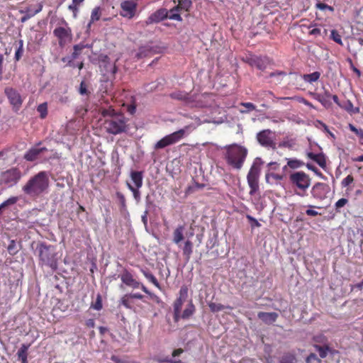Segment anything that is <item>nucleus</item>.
I'll return each mask as SVG.
<instances>
[{"mask_svg": "<svg viewBox=\"0 0 363 363\" xmlns=\"http://www.w3.org/2000/svg\"><path fill=\"white\" fill-rule=\"evenodd\" d=\"M126 110L130 115H133L136 111V106L133 104H129L127 106Z\"/></svg>", "mask_w": 363, "mask_h": 363, "instance_id": "obj_64", "label": "nucleus"}, {"mask_svg": "<svg viewBox=\"0 0 363 363\" xmlns=\"http://www.w3.org/2000/svg\"><path fill=\"white\" fill-rule=\"evenodd\" d=\"M20 250V245L16 242L14 240H11L7 247V250L9 255H15Z\"/></svg>", "mask_w": 363, "mask_h": 363, "instance_id": "obj_30", "label": "nucleus"}, {"mask_svg": "<svg viewBox=\"0 0 363 363\" xmlns=\"http://www.w3.org/2000/svg\"><path fill=\"white\" fill-rule=\"evenodd\" d=\"M247 155V150L240 145H230L226 151L225 160L230 166L240 169Z\"/></svg>", "mask_w": 363, "mask_h": 363, "instance_id": "obj_3", "label": "nucleus"}, {"mask_svg": "<svg viewBox=\"0 0 363 363\" xmlns=\"http://www.w3.org/2000/svg\"><path fill=\"white\" fill-rule=\"evenodd\" d=\"M279 363H296V358L294 354L285 353L281 357Z\"/></svg>", "mask_w": 363, "mask_h": 363, "instance_id": "obj_34", "label": "nucleus"}, {"mask_svg": "<svg viewBox=\"0 0 363 363\" xmlns=\"http://www.w3.org/2000/svg\"><path fill=\"white\" fill-rule=\"evenodd\" d=\"M41 118H45L48 114V106L46 103L40 104L37 108Z\"/></svg>", "mask_w": 363, "mask_h": 363, "instance_id": "obj_41", "label": "nucleus"}, {"mask_svg": "<svg viewBox=\"0 0 363 363\" xmlns=\"http://www.w3.org/2000/svg\"><path fill=\"white\" fill-rule=\"evenodd\" d=\"M257 140L259 145L266 148H276V143L273 137V133L269 129L263 130L257 134Z\"/></svg>", "mask_w": 363, "mask_h": 363, "instance_id": "obj_8", "label": "nucleus"}, {"mask_svg": "<svg viewBox=\"0 0 363 363\" xmlns=\"http://www.w3.org/2000/svg\"><path fill=\"white\" fill-rule=\"evenodd\" d=\"M289 182L294 186L305 192L309 188L311 179L304 172L299 171L293 172L289 175Z\"/></svg>", "mask_w": 363, "mask_h": 363, "instance_id": "obj_5", "label": "nucleus"}, {"mask_svg": "<svg viewBox=\"0 0 363 363\" xmlns=\"http://www.w3.org/2000/svg\"><path fill=\"white\" fill-rule=\"evenodd\" d=\"M184 133L185 130L184 129H180L169 135H167L160 140L157 143H155L154 148L155 150H159L173 145L179 141L184 137Z\"/></svg>", "mask_w": 363, "mask_h": 363, "instance_id": "obj_7", "label": "nucleus"}, {"mask_svg": "<svg viewBox=\"0 0 363 363\" xmlns=\"http://www.w3.org/2000/svg\"><path fill=\"white\" fill-rule=\"evenodd\" d=\"M102 115L105 117L110 116L104 123V128L108 133L118 135L126 131V121L123 115L116 113L113 109H104Z\"/></svg>", "mask_w": 363, "mask_h": 363, "instance_id": "obj_2", "label": "nucleus"}, {"mask_svg": "<svg viewBox=\"0 0 363 363\" xmlns=\"http://www.w3.org/2000/svg\"><path fill=\"white\" fill-rule=\"evenodd\" d=\"M184 301L181 298H177L174 303V319L176 322L180 319V313Z\"/></svg>", "mask_w": 363, "mask_h": 363, "instance_id": "obj_26", "label": "nucleus"}, {"mask_svg": "<svg viewBox=\"0 0 363 363\" xmlns=\"http://www.w3.org/2000/svg\"><path fill=\"white\" fill-rule=\"evenodd\" d=\"M279 169V164L276 162L268 163L265 174V180L268 184H278L284 178L283 175L276 174V170Z\"/></svg>", "mask_w": 363, "mask_h": 363, "instance_id": "obj_9", "label": "nucleus"}, {"mask_svg": "<svg viewBox=\"0 0 363 363\" xmlns=\"http://www.w3.org/2000/svg\"><path fill=\"white\" fill-rule=\"evenodd\" d=\"M187 294H188V289L185 286H183L180 289V291H179V297L178 298H181L184 301L186 300V297H187Z\"/></svg>", "mask_w": 363, "mask_h": 363, "instance_id": "obj_56", "label": "nucleus"}, {"mask_svg": "<svg viewBox=\"0 0 363 363\" xmlns=\"http://www.w3.org/2000/svg\"><path fill=\"white\" fill-rule=\"evenodd\" d=\"M330 191L328 184L321 182L315 183L311 189V194L313 198L318 200H323L327 197Z\"/></svg>", "mask_w": 363, "mask_h": 363, "instance_id": "obj_11", "label": "nucleus"}, {"mask_svg": "<svg viewBox=\"0 0 363 363\" xmlns=\"http://www.w3.org/2000/svg\"><path fill=\"white\" fill-rule=\"evenodd\" d=\"M257 316L266 324H272L277 320L279 315L275 312H259Z\"/></svg>", "mask_w": 363, "mask_h": 363, "instance_id": "obj_19", "label": "nucleus"}, {"mask_svg": "<svg viewBox=\"0 0 363 363\" xmlns=\"http://www.w3.org/2000/svg\"><path fill=\"white\" fill-rule=\"evenodd\" d=\"M315 7L318 9L321 10V11L328 10L331 12H333L334 11V8L333 6H329V5L322 3V2L317 3L315 5Z\"/></svg>", "mask_w": 363, "mask_h": 363, "instance_id": "obj_48", "label": "nucleus"}, {"mask_svg": "<svg viewBox=\"0 0 363 363\" xmlns=\"http://www.w3.org/2000/svg\"><path fill=\"white\" fill-rule=\"evenodd\" d=\"M348 202V200L345 198H342L339 199L335 204V209L337 211H339V208L343 207L345 205H346Z\"/></svg>", "mask_w": 363, "mask_h": 363, "instance_id": "obj_50", "label": "nucleus"}, {"mask_svg": "<svg viewBox=\"0 0 363 363\" xmlns=\"http://www.w3.org/2000/svg\"><path fill=\"white\" fill-rule=\"evenodd\" d=\"M130 299V297L128 296V294L124 295L121 299V304L126 308H132V303Z\"/></svg>", "mask_w": 363, "mask_h": 363, "instance_id": "obj_45", "label": "nucleus"}, {"mask_svg": "<svg viewBox=\"0 0 363 363\" xmlns=\"http://www.w3.org/2000/svg\"><path fill=\"white\" fill-rule=\"evenodd\" d=\"M143 274L149 281L152 283L156 287L160 288V284L156 277L150 272L143 271Z\"/></svg>", "mask_w": 363, "mask_h": 363, "instance_id": "obj_37", "label": "nucleus"}, {"mask_svg": "<svg viewBox=\"0 0 363 363\" xmlns=\"http://www.w3.org/2000/svg\"><path fill=\"white\" fill-rule=\"evenodd\" d=\"M18 199L16 196H12L4 201V203L6 207L15 204L18 201Z\"/></svg>", "mask_w": 363, "mask_h": 363, "instance_id": "obj_55", "label": "nucleus"}, {"mask_svg": "<svg viewBox=\"0 0 363 363\" xmlns=\"http://www.w3.org/2000/svg\"><path fill=\"white\" fill-rule=\"evenodd\" d=\"M354 181V178L352 175L347 176L341 182L342 186L346 187L351 184Z\"/></svg>", "mask_w": 363, "mask_h": 363, "instance_id": "obj_51", "label": "nucleus"}, {"mask_svg": "<svg viewBox=\"0 0 363 363\" xmlns=\"http://www.w3.org/2000/svg\"><path fill=\"white\" fill-rule=\"evenodd\" d=\"M208 307L210 310L213 313L223 311L225 308L223 305L213 302L208 303Z\"/></svg>", "mask_w": 363, "mask_h": 363, "instance_id": "obj_43", "label": "nucleus"}, {"mask_svg": "<svg viewBox=\"0 0 363 363\" xmlns=\"http://www.w3.org/2000/svg\"><path fill=\"white\" fill-rule=\"evenodd\" d=\"M111 359L114 363H125V362H126V359H121V358H120V357H118V356H116V355H112L111 357Z\"/></svg>", "mask_w": 363, "mask_h": 363, "instance_id": "obj_63", "label": "nucleus"}, {"mask_svg": "<svg viewBox=\"0 0 363 363\" xmlns=\"http://www.w3.org/2000/svg\"><path fill=\"white\" fill-rule=\"evenodd\" d=\"M40 261L52 270L57 268V260L56 257L55 247L50 245L42 242L37 247Z\"/></svg>", "mask_w": 363, "mask_h": 363, "instance_id": "obj_4", "label": "nucleus"}, {"mask_svg": "<svg viewBox=\"0 0 363 363\" xmlns=\"http://www.w3.org/2000/svg\"><path fill=\"white\" fill-rule=\"evenodd\" d=\"M248 64L259 70H264L271 64V60L266 56H252L248 58Z\"/></svg>", "mask_w": 363, "mask_h": 363, "instance_id": "obj_13", "label": "nucleus"}, {"mask_svg": "<svg viewBox=\"0 0 363 363\" xmlns=\"http://www.w3.org/2000/svg\"><path fill=\"white\" fill-rule=\"evenodd\" d=\"M306 362V363H313L315 362L318 363L320 360L315 354L311 353L307 357Z\"/></svg>", "mask_w": 363, "mask_h": 363, "instance_id": "obj_53", "label": "nucleus"}, {"mask_svg": "<svg viewBox=\"0 0 363 363\" xmlns=\"http://www.w3.org/2000/svg\"><path fill=\"white\" fill-rule=\"evenodd\" d=\"M4 93L13 107V110L18 111L23 103V98L21 94L18 91L11 87H6Z\"/></svg>", "mask_w": 363, "mask_h": 363, "instance_id": "obj_10", "label": "nucleus"}, {"mask_svg": "<svg viewBox=\"0 0 363 363\" xmlns=\"http://www.w3.org/2000/svg\"><path fill=\"white\" fill-rule=\"evenodd\" d=\"M264 162L260 157H256L247 176L259 178L261 166Z\"/></svg>", "mask_w": 363, "mask_h": 363, "instance_id": "obj_18", "label": "nucleus"}, {"mask_svg": "<svg viewBox=\"0 0 363 363\" xmlns=\"http://www.w3.org/2000/svg\"><path fill=\"white\" fill-rule=\"evenodd\" d=\"M183 255L186 257V261L188 262L191 257V255L193 252V243L189 240L185 241L184 245L182 247Z\"/></svg>", "mask_w": 363, "mask_h": 363, "instance_id": "obj_27", "label": "nucleus"}, {"mask_svg": "<svg viewBox=\"0 0 363 363\" xmlns=\"http://www.w3.org/2000/svg\"><path fill=\"white\" fill-rule=\"evenodd\" d=\"M314 98L325 108L331 106V94L328 90H325L323 93L315 94Z\"/></svg>", "mask_w": 363, "mask_h": 363, "instance_id": "obj_17", "label": "nucleus"}, {"mask_svg": "<svg viewBox=\"0 0 363 363\" xmlns=\"http://www.w3.org/2000/svg\"><path fill=\"white\" fill-rule=\"evenodd\" d=\"M155 51L154 48L150 45H145L141 46L139 48L138 53L136 54V57L138 58H143L148 56H151Z\"/></svg>", "mask_w": 363, "mask_h": 363, "instance_id": "obj_21", "label": "nucleus"}, {"mask_svg": "<svg viewBox=\"0 0 363 363\" xmlns=\"http://www.w3.org/2000/svg\"><path fill=\"white\" fill-rule=\"evenodd\" d=\"M137 4L133 1H125L121 3V14L123 17L131 18L134 16L136 11Z\"/></svg>", "mask_w": 363, "mask_h": 363, "instance_id": "obj_14", "label": "nucleus"}, {"mask_svg": "<svg viewBox=\"0 0 363 363\" xmlns=\"http://www.w3.org/2000/svg\"><path fill=\"white\" fill-rule=\"evenodd\" d=\"M320 73L319 72H314L311 74H306L303 76V79L305 82L308 83H313L319 79Z\"/></svg>", "mask_w": 363, "mask_h": 363, "instance_id": "obj_32", "label": "nucleus"}, {"mask_svg": "<svg viewBox=\"0 0 363 363\" xmlns=\"http://www.w3.org/2000/svg\"><path fill=\"white\" fill-rule=\"evenodd\" d=\"M330 38L339 45H342V39L340 35L337 33V30H331Z\"/></svg>", "mask_w": 363, "mask_h": 363, "instance_id": "obj_46", "label": "nucleus"}, {"mask_svg": "<svg viewBox=\"0 0 363 363\" xmlns=\"http://www.w3.org/2000/svg\"><path fill=\"white\" fill-rule=\"evenodd\" d=\"M195 311V306L191 301L187 305L186 308L183 311L182 314H180V318L188 319L191 316Z\"/></svg>", "mask_w": 363, "mask_h": 363, "instance_id": "obj_29", "label": "nucleus"}, {"mask_svg": "<svg viewBox=\"0 0 363 363\" xmlns=\"http://www.w3.org/2000/svg\"><path fill=\"white\" fill-rule=\"evenodd\" d=\"M30 347L29 344H23L17 352V356L21 363H28V350Z\"/></svg>", "mask_w": 363, "mask_h": 363, "instance_id": "obj_22", "label": "nucleus"}, {"mask_svg": "<svg viewBox=\"0 0 363 363\" xmlns=\"http://www.w3.org/2000/svg\"><path fill=\"white\" fill-rule=\"evenodd\" d=\"M21 178V171L16 168H11L3 172L0 175V183L11 187L16 185Z\"/></svg>", "mask_w": 363, "mask_h": 363, "instance_id": "obj_6", "label": "nucleus"}, {"mask_svg": "<svg viewBox=\"0 0 363 363\" xmlns=\"http://www.w3.org/2000/svg\"><path fill=\"white\" fill-rule=\"evenodd\" d=\"M179 11L180 10L179 9V7L175 6L174 8H172L167 12V16L171 20L182 21V18L179 14Z\"/></svg>", "mask_w": 363, "mask_h": 363, "instance_id": "obj_28", "label": "nucleus"}, {"mask_svg": "<svg viewBox=\"0 0 363 363\" xmlns=\"http://www.w3.org/2000/svg\"><path fill=\"white\" fill-rule=\"evenodd\" d=\"M53 33L58 38L60 46H64L72 39V31L69 28L57 27L53 30Z\"/></svg>", "mask_w": 363, "mask_h": 363, "instance_id": "obj_12", "label": "nucleus"}, {"mask_svg": "<svg viewBox=\"0 0 363 363\" xmlns=\"http://www.w3.org/2000/svg\"><path fill=\"white\" fill-rule=\"evenodd\" d=\"M246 218L251 223L252 227H259L260 226V223L250 215H247Z\"/></svg>", "mask_w": 363, "mask_h": 363, "instance_id": "obj_58", "label": "nucleus"}, {"mask_svg": "<svg viewBox=\"0 0 363 363\" xmlns=\"http://www.w3.org/2000/svg\"><path fill=\"white\" fill-rule=\"evenodd\" d=\"M287 160V165L291 169H298L304 165V162L295 158H289Z\"/></svg>", "mask_w": 363, "mask_h": 363, "instance_id": "obj_33", "label": "nucleus"}, {"mask_svg": "<svg viewBox=\"0 0 363 363\" xmlns=\"http://www.w3.org/2000/svg\"><path fill=\"white\" fill-rule=\"evenodd\" d=\"M170 96L172 99L182 100V101H185L189 98L187 93L181 91H174V92L170 94Z\"/></svg>", "mask_w": 363, "mask_h": 363, "instance_id": "obj_36", "label": "nucleus"}, {"mask_svg": "<svg viewBox=\"0 0 363 363\" xmlns=\"http://www.w3.org/2000/svg\"><path fill=\"white\" fill-rule=\"evenodd\" d=\"M192 6V1L191 0H179V4L177 5L179 9L181 11H188Z\"/></svg>", "mask_w": 363, "mask_h": 363, "instance_id": "obj_35", "label": "nucleus"}, {"mask_svg": "<svg viewBox=\"0 0 363 363\" xmlns=\"http://www.w3.org/2000/svg\"><path fill=\"white\" fill-rule=\"evenodd\" d=\"M48 151V149L45 147H38V146H35L29 149L24 155L23 158L28 162H33L37 160L39 155Z\"/></svg>", "mask_w": 363, "mask_h": 363, "instance_id": "obj_15", "label": "nucleus"}, {"mask_svg": "<svg viewBox=\"0 0 363 363\" xmlns=\"http://www.w3.org/2000/svg\"><path fill=\"white\" fill-rule=\"evenodd\" d=\"M127 186L128 189L132 191L133 197L135 199V201L137 202H139L140 201V191H139L140 188L134 187L128 182L127 183Z\"/></svg>", "mask_w": 363, "mask_h": 363, "instance_id": "obj_39", "label": "nucleus"}, {"mask_svg": "<svg viewBox=\"0 0 363 363\" xmlns=\"http://www.w3.org/2000/svg\"><path fill=\"white\" fill-rule=\"evenodd\" d=\"M315 348L318 352L319 355L321 358H325L328 352L329 351V347L328 346H320L318 345H315Z\"/></svg>", "mask_w": 363, "mask_h": 363, "instance_id": "obj_40", "label": "nucleus"}, {"mask_svg": "<svg viewBox=\"0 0 363 363\" xmlns=\"http://www.w3.org/2000/svg\"><path fill=\"white\" fill-rule=\"evenodd\" d=\"M18 44H19V46L15 52V60L16 61H18L21 59V57H22L23 53V40H19Z\"/></svg>", "mask_w": 363, "mask_h": 363, "instance_id": "obj_42", "label": "nucleus"}, {"mask_svg": "<svg viewBox=\"0 0 363 363\" xmlns=\"http://www.w3.org/2000/svg\"><path fill=\"white\" fill-rule=\"evenodd\" d=\"M349 127H350V129L351 131L356 133V135H358L359 138L363 139V130L362 129H357L352 124H350Z\"/></svg>", "mask_w": 363, "mask_h": 363, "instance_id": "obj_52", "label": "nucleus"}, {"mask_svg": "<svg viewBox=\"0 0 363 363\" xmlns=\"http://www.w3.org/2000/svg\"><path fill=\"white\" fill-rule=\"evenodd\" d=\"M269 76V77L276 78L277 83H280L283 77L286 76V72L282 71L274 72H271Z\"/></svg>", "mask_w": 363, "mask_h": 363, "instance_id": "obj_44", "label": "nucleus"}, {"mask_svg": "<svg viewBox=\"0 0 363 363\" xmlns=\"http://www.w3.org/2000/svg\"><path fill=\"white\" fill-rule=\"evenodd\" d=\"M308 157L315 161L320 167H325V159L324 155L322 153L315 154L313 152H308L307 154Z\"/></svg>", "mask_w": 363, "mask_h": 363, "instance_id": "obj_25", "label": "nucleus"}, {"mask_svg": "<svg viewBox=\"0 0 363 363\" xmlns=\"http://www.w3.org/2000/svg\"><path fill=\"white\" fill-rule=\"evenodd\" d=\"M42 9V7L40 6L38 9H37L36 11H35L33 13H27L24 16H23L21 18V21L22 22H25L27 20H28L30 18H31L32 16H33L34 15H35L36 13H38V12H40Z\"/></svg>", "mask_w": 363, "mask_h": 363, "instance_id": "obj_57", "label": "nucleus"}, {"mask_svg": "<svg viewBox=\"0 0 363 363\" xmlns=\"http://www.w3.org/2000/svg\"><path fill=\"white\" fill-rule=\"evenodd\" d=\"M101 16V12H100V8L99 7H95L91 14V19L89 23L87 24V29H89L91 28V26L92 23L94 21H99Z\"/></svg>", "mask_w": 363, "mask_h": 363, "instance_id": "obj_31", "label": "nucleus"}, {"mask_svg": "<svg viewBox=\"0 0 363 363\" xmlns=\"http://www.w3.org/2000/svg\"><path fill=\"white\" fill-rule=\"evenodd\" d=\"M86 45L84 44H77L74 46V52H72L71 57L73 60H75L80 55L82 50L86 48Z\"/></svg>", "mask_w": 363, "mask_h": 363, "instance_id": "obj_38", "label": "nucleus"}, {"mask_svg": "<svg viewBox=\"0 0 363 363\" xmlns=\"http://www.w3.org/2000/svg\"><path fill=\"white\" fill-rule=\"evenodd\" d=\"M91 307L97 311H99L102 308V301L100 294H97L96 301L94 303H92Z\"/></svg>", "mask_w": 363, "mask_h": 363, "instance_id": "obj_47", "label": "nucleus"}, {"mask_svg": "<svg viewBox=\"0 0 363 363\" xmlns=\"http://www.w3.org/2000/svg\"><path fill=\"white\" fill-rule=\"evenodd\" d=\"M106 72H110L113 75L116 73V67H115V65H112L111 63H108L107 65H106Z\"/></svg>", "mask_w": 363, "mask_h": 363, "instance_id": "obj_62", "label": "nucleus"}, {"mask_svg": "<svg viewBox=\"0 0 363 363\" xmlns=\"http://www.w3.org/2000/svg\"><path fill=\"white\" fill-rule=\"evenodd\" d=\"M62 61L67 64V66L74 67L75 66V63L74 62V60L71 56H67L62 58Z\"/></svg>", "mask_w": 363, "mask_h": 363, "instance_id": "obj_54", "label": "nucleus"}, {"mask_svg": "<svg viewBox=\"0 0 363 363\" xmlns=\"http://www.w3.org/2000/svg\"><path fill=\"white\" fill-rule=\"evenodd\" d=\"M340 107L343 108L347 111H352L353 108V104L350 101H346L344 102V104H341Z\"/></svg>", "mask_w": 363, "mask_h": 363, "instance_id": "obj_60", "label": "nucleus"}, {"mask_svg": "<svg viewBox=\"0 0 363 363\" xmlns=\"http://www.w3.org/2000/svg\"><path fill=\"white\" fill-rule=\"evenodd\" d=\"M306 167H307V168L308 169L312 170L313 172H314L318 176H319L320 177H323V174L314 165L308 163L306 164Z\"/></svg>", "mask_w": 363, "mask_h": 363, "instance_id": "obj_59", "label": "nucleus"}, {"mask_svg": "<svg viewBox=\"0 0 363 363\" xmlns=\"http://www.w3.org/2000/svg\"><path fill=\"white\" fill-rule=\"evenodd\" d=\"M130 178L135 184V187L140 188L143 186V172L139 171H132Z\"/></svg>", "mask_w": 363, "mask_h": 363, "instance_id": "obj_23", "label": "nucleus"}, {"mask_svg": "<svg viewBox=\"0 0 363 363\" xmlns=\"http://www.w3.org/2000/svg\"><path fill=\"white\" fill-rule=\"evenodd\" d=\"M49 184L48 172L41 171L29 178L22 186V191L27 196L37 199L48 192Z\"/></svg>", "mask_w": 363, "mask_h": 363, "instance_id": "obj_1", "label": "nucleus"}, {"mask_svg": "<svg viewBox=\"0 0 363 363\" xmlns=\"http://www.w3.org/2000/svg\"><path fill=\"white\" fill-rule=\"evenodd\" d=\"M79 91L82 95H85L88 94L86 86L84 82H81Z\"/></svg>", "mask_w": 363, "mask_h": 363, "instance_id": "obj_61", "label": "nucleus"}, {"mask_svg": "<svg viewBox=\"0 0 363 363\" xmlns=\"http://www.w3.org/2000/svg\"><path fill=\"white\" fill-rule=\"evenodd\" d=\"M121 279L122 282L127 286H131L134 289L140 288V283L134 279L132 274L128 271H125L121 275Z\"/></svg>", "mask_w": 363, "mask_h": 363, "instance_id": "obj_16", "label": "nucleus"}, {"mask_svg": "<svg viewBox=\"0 0 363 363\" xmlns=\"http://www.w3.org/2000/svg\"><path fill=\"white\" fill-rule=\"evenodd\" d=\"M247 180L250 188V194L252 196L259 190V178L247 176Z\"/></svg>", "mask_w": 363, "mask_h": 363, "instance_id": "obj_24", "label": "nucleus"}, {"mask_svg": "<svg viewBox=\"0 0 363 363\" xmlns=\"http://www.w3.org/2000/svg\"><path fill=\"white\" fill-rule=\"evenodd\" d=\"M116 197L120 203V205L122 208H125L126 203H125V198L124 195L121 192H116Z\"/></svg>", "mask_w": 363, "mask_h": 363, "instance_id": "obj_49", "label": "nucleus"}, {"mask_svg": "<svg viewBox=\"0 0 363 363\" xmlns=\"http://www.w3.org/2000/svg\"><path fill=\"white\" fill-rule=\"evenodd\" d=\"M184 225H179L174 230L172 241L174 244H176L179 247L181 246L180 243L184 238Z\"/></svg>", "mask_w": 363, "mask_h": 363, "instance_id": "obj_20", "label": "nucleus"}]
</instances>
